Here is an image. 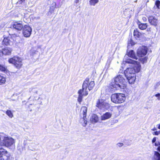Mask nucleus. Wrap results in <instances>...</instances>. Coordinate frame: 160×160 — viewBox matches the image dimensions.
<instances>
[{"label":"nucleus","mask_w":160,"mask_h":160,"mask_svg":"<svg viewBox=\"0 0 160 160\" xmlns=\"http://www.w3.org/2000/svg\"><path fill=\"white\" fill-rule=\"evenodd\" d=\"M157 127L159 129H160V124L157 125Z\"/></svg>","instance_id":"nucleus-38"},{"label":"nucleus","mask_w":160,"mask_h":160,"mask_svg":"<svg viewBox=\"0 0 160 160\" xmlns=\"http://www.w3.org/2000/svg\"><path fill=\"white\" fill-rule=\"evenodd\" d=\"M22 59L18 57H14L9 59V63L13 64L17 68H20L22 65Z\"/></svg>","instance_id":"nucleus-6"},{"label":"nucleus","mask_w":160,"mask_h":160,"mask_svg":"<svg viewBox=\"0 0 160 160\" xmlns=\"http://www.w3.org/2000/svg\"><path fill=\"white\" fill-rule=\"evenodd\" d=\"M112 101L116 104H120L124 102L126 100V96L122 93L112 94L111 97Z\"/></svg>","instance_id":"nucleus-4"},{"label":"nucleus","mask_w":160,"mask_h":160,"mask_svg":"<svg viewBox=\"0 0 160 160\" xmlns=\"http://www.w3.org/2000/svg\"><path fill=\"white\" fill-rule=\"evenodd\" d=\"M6 113L10 118H12L13 117V114L10 110H8Z\"/></svg>","instance_id":"nucleus-26"},{"label":"nucleus","mask_w":160,"mask_h":160,"mask_svg":"<svg viewBox=\"0 0 160 160\" xmlns=\"http://www.w3.org/2000/svg\"><path fill=\"white\" fill-rule=\"evenodd\" d=\"M81 112L83 114V117L80 119V122L83 127H85L87 124V121L86 118L87 108L85 106L81 108Z\"/></svg>","instance_id":"nucleus-7"},{"label":"nucleus","mask_w":160,"mask_h":160,"mask_svg":"<svg viewBox=\"0 0 160 160\" xmlns=\"http://www.w3.org/2000/svg\"><path fill=\"white\" fill-rule=\"evenodd\" d=\"M95 85L94 82L93 81H89L88 78H86L82 84V87L84 90L85 91V95H88V88L89 91L92 90Z\"/></svg>","instance_id":"nucleus-5"},{"label":"nucleus","mask_w":160,"mask_h":160,"mask_svg":"<svg viewBox=\"0 0 160 160\" xmlns=\"http://www.w3.org/2000/svg\"><path fill=\"white\" fill-rule=\"evenodd\" d=\"M159 133H160V131H159V132H158L157 131H155V132H153V134L154 135H158Z\"/></svg>","instance_id":"nucleus-33"},{"label":"nucleus","mask_w":160,"mask_h":160,"mask_svg":"<svg viewBox=\"0 0 160 160\" xmlns=\"http://www.w3.org/2000/svg\"><path fill=\"white\" fill-rule=\"evenodd\" d=\"M142 34L139 32L138 29H135L133 32V36L136 39H138L142 36Z\"/></svg>","instance_id":"nucleus-15"},{"label":"nucleus","mask_w":160,"mask_h":160,"mask_svg":"<svg viewBox=\"0 0 160 160\" xmlns=\"http://www.w3.org/2000/svg\"><path fill=\"white\" fill-rule=\"evenodd\" d=\"M83 96L81 95H78V101L80 104H81V102H82Z\"/></svg>","instance_id":"nucleus-27"},{"label":"nucleus","mask_w":160,"mask_h":160,"mask_svg":"<svg viewBox=\"0 0 160 160\" xmlns=\"http://www.w3.org/2000/svg\"><path fill=\"white\" fill-rule=\"evenodd\" d=\"M154 158L156 160H160V154L157 152H154Z\"/></svg>","instance_id":"nucleus-24"},{"label":"nucleus","mask_w":160,"mask_h":160,"mask_svg":"<svg viewBox=\"0 0 160 160\" xmlns=\"http://www.w3.org/2000/svg\"><path fill=\"white\" fill-rule=\"evenodd\" d=\"M6 82V78L0 74V85L5 84Z\"/></svg>","instance_id":"nucleus-20"},{"label":"nucleus","mask_w":160,"mask_h":160,"mask_svg":"<svg viewBox=\"0 0 160 160\" xmlns=\"http://www.w3.org/2000/svg\"><path fill=\"white\" fill-rule=\"evenodd\" d=\"M112 60V58H108L106 63V66H107L108 68L109 67V65Z\"/></svg>","instance_id":"nucleus-25"},{"label":"nucleus","mask_w":160,"mask_h":160,"mask_svg":"<svg viewBox=\"0 0 160 160\" xmlns=\"http://www.w3.org/2000/svg\"><path fill=\"white\" fill-rule=\"evenodd\" d=\"M4 54L2 50H0V57L2 56Z\"/></svg>","instance_id":"nucleus-35"},{"label":"nucleus","mask_w":160,"mask_h":160,"mask_svg":"<svg viewBox=\"0 0 160 160\" xmlns=\"http://www.w3.org/2000/svg\"><path fill=\"white\" fill-rule=\"evenodd\" d=\"M158 151L160 152V146H159L158 147Z\"/></svg>","instance_id":"nucleus-41"},{"label":"nucleus","mask_w":160,"mask_h":160,"mask_svg":"<svg viewBox=\"0 0 160 160\" xmlns=\"http://www.w3.org/2000/svg\"><path fill=\"white\" fill-rule=\"evenodd\" d=\"M79 0H75V2L76 3H78L79 2Z\"/></svg>","instance_id":"nucleus-39"},{"label":"nucleus","mask_w":160,"mask_h":160,"mask_svg":"<svg viewBox=\"0 0 160 160\" xmlns=\"http://www.w3.org/2000/svg\"><path fill=\"white\" fill-rule=\"evenodd\" d=\"M3 52L4 55H9L12 52V49L10 48H6L2 50Z\"/></svg>","instance_id":"nucleus-18"},{"label":"nucleus","mask_w":160,"mask_h":160,"mask_svg":"<svg viewBox=\"0 0 160 160\" xmlns=\"http://www.w3.org/2000/svg\"><path fill=\"white\" fill-rule=\"evenodd\" d=\"M90 120L92 123L97 122L98 121V117L97 115L93 114L90 118Z\"/></svg>","instance_id":"nucleus-16"},{"label":"nucleus","mask_w":160,"mask_h":160,"mask_svg":"<svg viewBox=\"0 0 160 160\" xmlns=\"http://www.w3.org/2000/svg\"><path fill=\"white\" fill-rule=\"evenodd\" d=\"M112 115V113L109 112H106L101 116V120H105L110 118Z\"/></svg>","instance_id":"nucleus-14"},{"label":"nucleus","mask_w":160,"mask_h":160,"mask_svg":"<svg viewBox=\"0 0 160 160\" xmlns=\"http://www.w3.org/2000/svg\"><path fill=\"white\" fill-rule=\"evenodd\" d=\"M97 107L100 109H108L109 107V104L106 102L104 100L99 99L97 103Z\"/></svg>","instance_id":"nucleus-10"},{"label":"nucleus","mask_w":160,"mask_h":160,"mask_svg":"<svg viewBox=\"0 0 160 160\" xmlns=\"http://www.w3.org/2000/svg\"><path fill=\"white\" fill-rule=\"evenodd\" d=\"M38 91H36L35 92L36 93H37V94L38 93Z\"/></svg>","instance_id":"nucleus-44"},{"label":"nucleus","mask_w":160,"mask_h":160,"mask_svg":"<svg viewBox=\"0 0 160 160\" xmlns=\"http://www.w3.org/2000/svg\"><path fill=\"white\" fill-rule=\"evenodd\" d=\"M15 140L12 138L5 135L0 147V160H10V156L7 151L2 147L4 146L11 148L15 146Z\"/></svg>","instance_id":"nucleus-2"},{"label":"nucleus","mask_w":160,"mask_h":160,"mask_svg":"<svg viewBox=\"0 0 160 160\" xmlns=\"http://www.w3.org/2000/svg\"><path fill=\"white\" fill-rule=\"evenodd\" d=\"M22 2H23L25 1V0H20Z\"/></svg>","instance_id":"nucleus-42"},{"label":"nucleus","mask_w":160,"mask_h":160,"mask_svg":"<svg viewBox=\"0 0 160 160\" xmlns=\"http://www.w3.org/2000/svg\"><path fill=\"white\" fill-rule=\"evenodd\" d=\"M13 41L11 36L5 37L2 42V44L6 46L11 45L13 44Z\"/></svg>","instance_id":"nucleus-12"},{"label":"nucleus","mask_w":160,"mask_h":160,"mask_svg":"<svg viewBox=\"0 0 160 160\" xmlns=\"http://www.w3.org/2000/svg\"><path fill=\"white\" fill-rule=\"evenodd\" d=\"M13 27L16 29L21 31L24 27L22 21H15L13 24Z\"/></svg>","instance_id":"nucleus-13"},{"label":"nucleus","mask_w":160,"mask_h":160,"mask_svg":"<svg viewBox=\"0 0 160 160\" xmlns=\"http://www.w3.org/2000/svg\"><path fill=\"white\" fill-rule=\"evenodd\" d=\"M6 135L3 133L0 132V146L1 145V144L2 142V140L4 139V138L5 137Z\"/></svg>","instance_id":"nucleus-23"},{"label":"nucleus","mask_w":160,"mask_h":160,"mask_svg":"<svg viewBox=\"0 0 160 160\" xmlns=\"http://www.w3.org/2000/svg\"><path fill=\"white\" fill-rule=\"evenodd\" d=\"M130 44L131 45V46H132V45H134V44H135L134 42L133 41H132L131 39H130V40H129L128 41V45H129Z\"/></svg>","instance_id":"nucleus-31"},{"label":"nucleus","mask_w":160,"mask_h":160,"mask_svg":"<svg viewBox=\"0 0 160 160\" xmlns=\"http://www.w3.org/2000/svg\"><path fill=\"white\" fill-rule=\"evenodd\" d=\"M142 20L144 22H146L147 20V19L145 17H142Z\"/></svg>","instance_id":"nucleus-36"},{"label":"nucleus","mask_w":160,"mask_h":160,"mask_svg":"<svg viewBox=\"0 0 160 160\" xmlns=\"http://www.w3.org/2000/svg\"><path fill=\"white\" fill-rule=\"evenodd\" d=\"M39 98H40V97H38V98H37V99H38Z\"/></svg>","instance_id":"nucleus-45"},{"label":"nucleus","mask_w":160,"mask_h":160,"mask_svg":"<svg viewBox=\"0 0 160 160\" xmlns=\"http://www.w3.org/2000/svg\"><path fill=\"white\" fill-rule=\"evenodd\" d=\"M148 49V48L146 46H142L139 47L137 52L138 56L140 57L144 56L146 55Z\"/></svg>","instance_id":"nucleus-9"},{"label":"nucleus","mask_w":160,"mask_h":160,"mask_svg":"<svg viewBox=\"0 0 160 160\" xmlns=\"http://www.w3.org/2000/svg\"><path fill=\"white\" fill-rule=\"evenodd\" d=\"M155 145L156 146H158V144L156 143H155Z\"/></svg>","instance_id":"nucleus-43"},{"label":"nucleus","mask_w":160,"mask_h":160,"mask_svg":"<svg viewBox=\"0 0 160 160\" xmlns=\"http://www.w3.org/2000/svg\"><path fill=\"white\" fill-rule=\"evenodd\" d=\"M32 32L31 28L28 25H24L22 28V34L25 38H29L30 37Z\"/></svg>","instance_id":"nucleus-8"},{"label":"nucleus","mask_w":160,"mask_h":160,"mask_svg":"<svg viewBox=\"0 0 160 160\" xmlns=\"http://www.w3.org/2000/svg\"><path fill=\"white\" fill-rule=\"evenodd\" d=\"M99 2V0H90L89 5L90 6H95Z\"/></svg>","instance_id":"nucleus-21"},{"label":"nucleus","mask_w":160,"mask_h":160,"mask_svg":"<svg viewBox=\"0 0 160 160\" xmlns=\"http://www.w3.org/2000/svg\"><path fill=\"white\" fill-rule=\"evenodd\" d=\"M128 56L133 58L137 59L138 58L133 51H129L127 55L125 56L123 63L131 64L130 67L128 68L124 72L125 75L128 82L130 84L133 83L136 80L135 74L140 71L141 65L139 62L129 58Z\"/></svg>","instance_id":"nucleus-1"},{"label":"nucleus","mask_w":160,"mask_h":160,"mask_svg":"<svg viewBox=\"0 0 160 160\" xmlns=\"http://www.w3.org/2000/svg\"><path fill=\"white\" fill-rule=\"evenodd\" d=\"M155 96L156 97L158 98V100H160V93H158V94H156L155 95Z\"/></svg>","instance_id":"nucleus-32"},{"label":"nucleus","mask_w":160,"mask_h":160,"mask_svg":"<svg viewBox=\"0 0 160 160\" xmlns=\"http://www.w3.org/2000/svg\"><path fill=\"white\" fill-rule=\"evenodd\" d=\"M115 84L112 85V87L116 90L119 89H124L127 86V82L123 77L119 75L116 77L114 79Z\"/></svg>","instance_id":"nucleus-3"},{"label":"nucleus","mask_w":160,"mask_h":160,"mask_svg":"<svg viewBox=\"0 0 160 160\" xmlns=\"http://www.w3.org/2000/svg\"><path fill=\"white\" fill-rule=\"evenodd\" d=\"M155 4L157 8L159 9L160 8L159 6H160V1L159 0H156L155 2Z\"/></svg>","instance_id":"nucleus-28"},{"label":"nucleus","mask_w":160,"mask_h":160,"mask_svg":"<svg viewBox=\"0 0 160 160\" xmlns=\"http://www.w3.org/2000/svg\"><path fill=\"white\" fill-rule=\"evenodd\" d=\"M148 21L151 25L155 27L157 26L158 24V20L157 17L150 16L148 18Z\"/></svg>","instance_id":"nucleus-11"},{"label":"nucleus","mask_w":160,"mask_h":160,"mask_svg":"<svg viewBox=\"0 0 160 160\" xmlns=\"http://www.w3.org/2000/svg\"><path fill=\"white\" fill-rule=\"evenodd\" d=\"M152 131H155L157 130V129L155 128H154L152 129Z\"/></svg>","instance_id":"nucleus-40"},{"label":"nucleus","mask_w":160,"mask_h":160,"mask_svg":"<svg viewBox=\"0 0 160 160\" xmlns=\"http://www.w3.org/2000/svg\"><path fill=\"white\" fill-rule=\"evenodd\" d=\"M117 145L119 147L122 146L123 145V143H119L117 144Z\"/></svg>","instance_id":"nucleus-34"},{"label":"nucleus","mask_w":160,"mask_h":160,"mask_svg":"<svg viewBox=\"0 0 160 160\" xmlns=\"http://www.w3.org/2000/svg\"><path fill=\"white\" fill-rule=\"evenodd\" d=\"M138 24L139 28L142 30L145 29L148 27L147 23H141L139 22Z\"/></svg>","instance_id":"nucleus-17"},{"label":"nucleus","mask_w":160,"mask_h":160,"mask_svg":"<svg viewBox=\"0 0 160 160\" xmlns=\"http://www.w3.org/2000/svg\"><path fill=\"white\" fill-rule=\"evenodd\" d=\"M148 59L147 57H145L144 58L141 59V62L142 63H144L146 62Z\"/></svg>","instance_id":"nucleus-29"},{"label":"nucleus","mask_w":160,"mask_h":160,"mask_svg":"<svg viewBox=\"0 0 160 160\" xmlns=\"http://www.w3.org/2000/svg\"><path fill=\"white\" fill-rule=\"evenodd\" d=\"M28 3L31 7H32L34 5L33 0H30Z\"/></svg>","instance_id":"nucleus-30"},{"label":"nucleus","mask_w":160,"mask_h":160,"mask_svg":"<svg viewBox=\"0 0 160 160\" xmlns=\"http://www.w3.org/2000/svg\"><path fill=\"white\" fill-rule=\"evenodd\" d=\"M156 137L154 138L152 140V143H153L155 142H156Z\"/></svg>","instance_id":"nucleus-37"},{"label":"nucleus","mask_w":160,"mask_h":160,"mask_svg":"<svg viewBox=\"0 0 160 160\" xmlns=\"http://www.w3.org/2000/svg\"><path fill=\"white\" fill-rule=\"evenodd\" d=\"M0 70L6 74H7L9 72V71L7 69V67L1 65H0Z\"/></svg>","instance_id":"nucleus-19"},{"label":"nucleus","mask_w":160,"mask_h":160,"mask_svg":"<svg viewBox=\"0 0 160 160\" xmlns=\"http://www.w3.org/2000/svg\"><path fill=\"white\" fill-rule=\"evenodd\" d=\"M86 92L83 89V88H82V89H80L78 91V95L87 96V95H85Z\"/></svg>","instance_id":"nucleus-22"}]
</instances>
